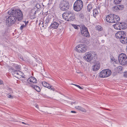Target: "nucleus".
Instances as JSON below:
<instances>
[{"mask_svg":"<svg viewBox=\"0 0 127 127\" xmlns=\"http://www.w3.org/2000/svg\"><path fill=\"white\" fill-rule=\"evenodd\" d=\"M8 13L10 15L6 18V25L9 27L15 23L18 24L19 22L18 21H21L23 19L22 12L19 9L11 8L8 11Z\"/></svg>","mask_w":127,"mask_h":127,"instance_id":"f257e3e1","label":"nucleus"},{"mask_svg":"<svg viewBox=\"0 0 127 127\" xmlns=\"http://www.w3.org/2000/svg\"><path fill=\"white\" fill-rule=\"evenodd\" d=\"M62 16L64 19H65L68 21H73L75 18V14L72 12H66L63 14Z\"/></svg>","mask_w":127,"mask_h":127,"instance_id":"f03ea898","label":"nucleus"},{"mask_svg":"<svg viewBox=\"0 0 127 127\" xmlns=\"http://www.w3.org/2000/svg\"><path fill=\"white\" fill-rule=\"evenodd\" d=\"M70 5L69 2L65 0H63L61 1L59 4V7L62 11L66 10L69 9Z\"/></svg>","mask_w":127,"mask_h":127,"instance_id":"7ed1b4c3","label":"nucleus"},{"mask_svg":"<svg viewBox=\"0 0 127 127\" xmlns=\"http://www.w3.org/2000/svg\"><path fill=\"white\" fill-rule=\"evenodd\" d=\"M118 60L120 64L122 65L127 64V57L124 53H121L118 56Z\"/></svg>","mask_w":127,"mask_h":127,"instance_id":"20e7f679","label":"nucleus"},{"mask_svg":"<svg viewBox=\"0 0 127 127\" xmlns=\"http://www.w3.org/2000/svg\"><path fill=\"white\" fill-rule=\"evenodd\" d=\"M61 23L60 21L57 19H54L50 26L49 27L50 29L52 28L57 29L58 27L60 24Z\"/></svg>","mask_w":127,"mask_h":127,"instance_id":"39448f33","label":"nucleus"},{"mask_svg":"<svg viewBox=\"0 0 127 127\" xmlns=\"http://www.w3.org/2000/svg\"><path fill=\"white\" fill-rule=\"evenodd\" d=\"M111 70L109 69H106L102 70L100 73L99 76L100 77H106L110 76L111 74Z\"/></svg>","mask_w":127,"mask_h":127,"instance_id":"423d86ee","label":"nucleus"},{"mask_svg":"<svg viewBox=\"0 0 127 127\" xmlns=\"http://www.w3.org/2000/svg\"><path fill=\"white\" fill-rule=\"evenodd\" d=\"M51 20V17L50 16H47L46 19L45 20V21L43 22L41 21L39 23V26H42V27H44V25L45 27H47L48 25V24L50 23V21Z\"/></svg>","mask_w":127,"mask_h":127,"instance_id":"0eeeda50","label":"nucleus"},{"mask_svg":"<svg viewBox=\"0 0 127 127\" xmlns=\"http://www.w3.org/2000/svg\"><path fill=\"white\" fill-rule=\"evenodd\" d=\"M85 56L83 57V59L85 61L88 62H90L93 60L92 56L91 53L89 52H86L85 53Z\"/></svg>","mask_w":127,"mask_h":127,"instance_id":"6e6552de","label":"nucleus"},{"mask_svg":"<svg viewBox=\"0 0 127 127\" xmlns=\"http://www.w3.org/2000/svg\"><path fill=\"white\" fill-rule=\"evenodd\" d=\"M38 10L37 9L36 10L35 8H33L30 11V18L32 19L36 18V13L38 12Z\"/></svg>","mask_w":127,"mask_h":127,"instance_id":"1a4fd4ad","label":"nucleus"},{"mask_svg":"<svg viewBox=\"0 0 127 127\" xmlns=\"http://www.w3.org/2000/svg\"><path fill=\"white\" fill-rule=\"evenodd\" d=\"M126 36V34L125 33V32L123 31H119L116 33L115 35L117 38L120 39Z\"/></svg>","mask_w":127,"mask_h":127,"instance_id":"9d476101","label":"nucleus"},{"mask_svg":"<svg viewBox=\"0 0 127 127\" xmlns=\"http://www.w3.org/2000/svg\"><path fill=\"white\" fill-rule=\"evenodd\" d=\"M13 71L12 72V74L14 76L17 78H18V76L19 75L21 76V77L23 78L24 76H23L24 74L20 70H15L14 71Z\"/></svg>","mask_w":127,"mask_h":127,"instance_id":"9b49d317","label":"nucleus"},{"mask_svg":"<svg viewBox=\"0 0 127 127\" xmlns=\"http://www.w3.org/2000/svg\"><path fill=\"white\" fill-rule=\"evenodd\" d=\"M73 9L75 11H79V0H77L75 2L73 5Z\"/></svg>","mask_w":127,"mask_h":127,"instance_id":"f8f14e48","label":"nucleus"},{"mask_svg":"<svg viewBox=\"0 0 127 127\" xmlns=\"http://www.w3.org/2000/svg\"><path fill=\"white\" fill-rule=\"evenodd\" d=\"M114 16V14H110L107 15L106 18V21L108 23H113Z\"/></svg>","mask_w":127,"mask_h":127,"instance_id":"ddd939ff","label":"nucleus"},{"mask_svg":"<svg viewBox=\"0 0 127 127\" xmlns=\"http://www.w3.org/2000/svg\"><path fill=\"white\" fill-rule=\"evenodd\" d=\"M27 81L29 83V82L32 83H36L37 82V80L35 78L32 76L29 77Z\"/></svg>","mask_w":127,"mask_h":127,"instance_id":"4468645a","label":"nucleus"},{"mask_svg":"<svg viewBox=\"0 0 127 127\" xmlns=\"http://www.w3.org/2000/svg\"><path fill=\"white\" fill-rule=\"evenodd\" d=\"M79 48V44H78L77 45L75 48L74 49L75 51L78 53V54H77V53H75L74 54V56L77 59L79 60V51L78 48Z\"/></svg>","mask_w":127,"mask_h":127,"instance_id":"2eb2a0df","label":"nucleus"},{"mask_svg":"<svg viewBox=\"0 0 127 127\" xmlns=\"http://www.w3.org/2000/svg\"><path fill=\"white\" fill-rule=\"evenodd\" d=\"M80 48H81L80 51L82 53L85 52L87 49V47L85 45H82V44H80Z\"/></svg>","mask_w":127,"mask_h":127,"instance_id":"dca6fc26","label":"nucleus"},{"mask_svg":"<svg viewBox=\"0 0 127 127\" xmlns=\"http://www.w3.org/2000/svg\"><path fill=\"white\" fill-rule=\"evenodd\" d=\"M30 86L31 87L34 89L37 92H39L40 91V88L38 86L32 84L30 85Z\"/></svg>","mask_w":127,"mask_h":127,"instance_id":"f3484780","label":"nucleus"},{"mask_svg":"<svg viewBox=\"0 0 127 127\" xmlns=\"http://www.w3.org/2000/svg\"><path fill=\"white\" fill-rule=\"evenodd\" d=\"M100 63H96V64L94 65L93 68V70L95 71L98 70L100 68Z\"/></svg>","mask_w":127,"mask_h":127,"instance_id":"a211bd4d","label":"nucleus"},{"mask_svg":"<svg viewBox=\"0 0 127 127\" xmlns=\"http://www.w3.org/2000/svg\"><path fill=\"white\" fill-rule=\"evenodd\" d=\"M113 19V23L117 22L120 20V18L118 16L114 14Z\"/></svg>","mask_w":127,"mask_h":127,"instance_id":"6ab92c4d","label":"nucleus"},{"mask_svg":"<svg viewBox=\"0 0 127 127\" xmlns=\"http://www.w3.org/2000/svg\"><path fill=\"white\" fill-rule=\"evenodd\" d=\"M119 25V27L122 29L126 28L127 27V25L125 22L121 23Z\"/></svg>","mask_w":127,"mask_h":127,"instance_id":"aec40b11","label":"nucleus"},{"mask_svg":"<svg viewBox=\"0 0 127 127\" xmlns=\"http://www.w3.org/2000/svg\"><path fill=\"white\" fill-rule=\"evenodd\" d=\"M81 33H83L84 32L88 31L87 28L84 25L81 26Z\"/></svg>","mask_w":127,"mask_h":127,"instance_id":"412c9836","label":"nucleus"},{"mask_svg":"<svg viewBox=\"0 0 127 127\" xmlns=\"http://www.w3.org/2000/svg\"><path fill=\"white\" fill-rule=\"evenodd\" d=\"M125 36L123 37L121 39H120V41L123 44H127V38L125 37Z\"/></svg>","mask_w":127,"mask_h":127,"instance_id":"4be33fe9","label":"nucleus"},{"mask_svg":"<svg viewBox=\"0 0 127 127\" xmlns=\"http://www.w3.org/2000/svg\"><path fill=\"white\" fill-rule=\"evenodd\" d=\"M81 34L83 36L85 37H89L90 36V34L88 31L84 32Z\"/></svg>","mask_w":127,"mask_h":127,"instance_id":"5701e85b","label":"nucleus"},{"mask_svg":"<svg viewBox=\"0 0 127 127\" xmlns=\"http://www.w3.org/2000/svg\"><path fill=\"white\" fill-rule=\"evenodd\" d=\"M42 84L43 86L48 88L50 85L48 83L45 81L43 82Z\"/></svg>","mask_w":127,"mask_h":127,"instance_id":"b1692460","label":"nucleus"},{"mask_svg":"<svg viewBox=\"0 0 127 127\" xmlns=\"http://www.w3.org/2000/svg\"><path fill=\"white\" fill-rule=\"evenodd\" d=\"M93 16L95 17L96 15L98 14V12L97 11V9H95L93 10Z\"/></svg>","mask_w":127,"mask_h":127,"instance_id":"393cba45","label":"nucleus"},{"mask_svg":"<svg viewBox=\"0 0 127 127\" xmlns=\"http://www.w3.org/2000/svg\"><path fill=\"white\" fill-rule=\"evenodd\" d=\"M35 7L39 10H41L42 8V6L41 4L39 3H37L35 5Z\"/></svg>","mask_w":127,"mask_h":127,"instance_id":"a878e982","label":"nucleus"},{"mask_svg":"<svg viewBox=\"0 0 127 127\" xmlns=\"http://www.w3.org/2000/svg\"><path fill=\"white\" fill-rule=\"evenodd\" d=\"M13 66L16 69L18 70H20V66L18 64H13Z\"/></svg>","mask_w":127,"mask_h":127,"instance_id":"bb28decb","label":"nucleus"},{"mask_svg":"<svg viewBox=\"0 0 127 127\" xmlns=\"http://www.w3.org/2000/svg\"><path fill=\"white\" fill-rule=\"evenodd\" d=\"M88 11L90 12L91 10L92 9V6L91 4H89L87 6Z\"/></svg>","mask_w":127,"mask_h":127,"instance_id":"cd10ccee","label":"nucleus"},{"mask_svg":"<svg viewBox=\"0 0 127 127\" xmlns=\"http://www.w3.org/2000/svg\"><path fill=\"white\" fill-rule=\"evenodd\" d=\"M96 29L99 31H101L102 30V27L99 26H96L95 27Z\"/></svg>","mask_w":127,"mask_h":127,"instance_id":"c85d7f7f","label":"nucleus"},{"mask_svg":"<svg viewBox=\"0 0 127 127\" xmlns=\"http://www.w3.org/2000/svg\"><path fill=\"white\" fill-rule=\"evenodd\" d=\"M121 0H114L113 3L115 4H119Z\"/></svg>","mask_w":127,"mask_h":127,"instance_id":"c756f323","label":"nucleus"},{"mask_svg":"<svg viewBox=\"0 0 127 127\" xmlns=\"http://www.w3.org/2000/svg\"><path fill=\"white\" fill-rule=\"evenodd\" d=\"M80 3L81 5H80V10L83 7V2L81 0H80Z\"/></svg>","mask_w":127,"mask_h":127,"instance_id":"7c9ffc66","label":"nucleus"},{"mask_svg":"<svg viewBox=\"0 0 127 127\" xmlns=\"http://www.w3.org/2000/svg\"><path fill=\"white\" fill-rule=\"evenodd\" d=\"M49 89H50L52 91H55L56 90L55 88L53 87V86H51L50 85L49 86Z\"/></svg>","mask_w":127,"mask_h":127,"instance_id":"2f4dec72","label":"nucleus"},{"mask_svg":"<svg viewBox=\"0 0 127 127\" xmlns=\"http://www.w3.org/2000/svg\"><path fill=\"white\" fill-rule=\"evenodd\" d=\"M120 5H118L117 6H115L114 7V9L115 10L116 9V10H118L119 9H121V8H120Z\"/></svg>","mask_w":127,"mask_h":127,"instance_id":"473e14b6","label":"nucleus"},{"mask_svg":"<svg viewBox=\"0 0 127 127\" xmlns=\"http://www.w3.org/2000/svg\"><path fill=\"white\" fill-rule=\"evenodd\" d=\"M44 4L45 7H49L50 5L51 4V3H48L47 4H46L45 3H44Z\"/></svg>","mask_w":127,"mask_h":127,"instance_id":"72a5a7b5","label":"nucleus"},{"mask_svg":"<svg viewBox=\"0 0 127 127\" xmlns=\"http://www.w3.org/2000/svg\"><path fill=\"white\" fill-rule=\"evenodd\" d=\"M72 26L76 29H78V26H79V25H76L72 24Z\"/></svg>","mask_w":127,"mask_h":127,"instance_id":"f704fd0d","label":"nucleus"},{"mask_svg":"<svg viewBox=\"0 0 127 127\" xmlns=\"http://www.w3.org/2000/svg\"><path fill=\"white\" fill-rule=\"evenodd\" d=\"M117 68L118 70L119 71H121L122 70L123 67L122 66H120L118 67Z\"/></svg>","mask_w":127,"mask_h":127,"instance_id":"c9c22d12","label":"nucleus"},{"mask_svg":"<svg viewBox=\"0 0 127 127\" xmlns=\"http://www.w3.org/2000/svg\"><path fill=\"white\" fill-rule=\"evenodd\" d=\"M26 27V26H25V25H24V24H23V25H22L20 28V30H22L23 29V28H24V27Z\"/></svg>","mask_w":127,"mask_h":127,"instance_id":"e433bc0d","label":"nucleus"},{"mask_svg":"<svg viewBox=\"0 0 127 127\" xmlns=\"http://www.w3.org/2000/svg\"><path fill=\"white\" fill-rule=\"evenodd\" d=\"M7 90L9 91L10 93H13V92L12 91V89L11 88L9 87H8L7 88Z\"/></svg>","mask_w":127,"mask_h":127,"instance_id":"4c0bfd02","label":"nucleus"},{"mask_svg":"<svg viewBox=\"0 0 127 127\" xmlns=\"http://www.w3.org/2000/svg\"><path fill=\"white\" fill-rule=\"evenodd\" d=\"M114 28L115 29H119L117 28V27H119V25L118 24H115L114 26Z\"/></svg>","mask_w":127,"mask_h":127,"instance_id":"58836bf2","label":"nucleus"},{"mask_svg":"<svg viewBox=\"0 0 127 127\" xmlns=\"http://www.w3.org/2000/svg\"><path fill=\"white\" fill-rule=\"evenodd\" d=\"M80 110L83 112H86V110L84 109L81 107H80Z\"/></svg>","mask_w":127,"mask_h":127,"instance_id":"ea45409f","label":"nucleus"},{"mask_svg":"<svg viewBox=\"0 0 127 127\" xmlns=\"http://www.w3.org/2000/svg\"><path fill=\"white\" fill-rule=\"evenodd\" d=\"M80 16L81 17V18L82 19H83L84 18V14L83 13H81L80 14Z\"/></svg>","mask_w":127,"mask_h":127,"instance_id":"a19ab883","label":"nucleus"},{"mask_svg":"<svg viewBox=\"0 0 127 127\" xmlns=\"http://www.w3.org/2000/svg\"><path fill=\"white\" fill-rule=\"evenodd\" d=\"M123 76L125 77H127V71L125 72L124 73Z\"/></svg>","mask_w":127,"mask_h":127,"instance_id":"79ce46f5","label":"nucleus"},{"mask_svg":"<svg viewBox=\"0 0 127 127\" xmlns=\"http://www.w3.org/2000/svg\"><path fill=\"white\" fill-rule=\"evenodd\" d=\"M10 70L11 71V72L12 73V72L13 71V70H14V71H15L16 70H15L14 69V68H12V67H11V68H10Z\"/></svg>","mask_w":127,"mask_h":127,"instance_id":"37998d69","label":"nucleus"},{"mask_svg":"<svg viewBox=\"0 0 127 127\" xmlns=\"http://www.w3.org/2000/svg\"><path fill=\"white\" fill-rule=\"evenodd\" d=\"M7 96L9 98H13V96H12L11 95H8Z\"/></svg>","mask_w":127,"mask_h":127,"instance_id":"c03bdc74","label":"nucleus"},{"mask_svg":"<svg viewBox=\"0 0 127 127\" xmlns=\"http://www.w3.org/2000/svg\"><path fill=\"white\" fill-rule=\"evenodd\" d=\"M72 84L73 85H75V86L77 87L78 88H79V85H76V84Z\"/></svg>","mask_w":127,"mask_h":127,"instance_id":"a18cd8bd","label":"nucleus"},{"mask_svg":"<svg viewBox=\"0 0 127 127\" xmlns=\"http://www.w3.org/2000/svg\"><path fill=\"white\" fill-rule=\"evenodd\" d=\"M42 8H45V6L44 4V3H42Z\"/></svg>","mask_w":127,"mask_h":127,"instance_id":"49530a36","label":"nucleus"},{"mask_svg":"<svg viewBox=\"0 0 127 127\" xmlns=\"http://www.w3.org/2000/svg\"><path fill=\"white\" fill-rule=\"evenodd\" d=\"M25 23V26L26 25H27V24L28 23V21H27V22L26 21H23Z\"/></svg>","mask_w":127,"mask_h":127,"instance_id":"de8ad7c7","label":"nucleus"},{"mask_svg":"<svg viewBox=\"0 0 127 127\" xmlns=\"http://www.w3.org/2000/svg\"><path fill=\"white\" fill-rule=\"evenodd\" d=\"M3 83V82L1 80H0V84H2Z\"/></svg>","mask_w":127,"mask_h":127,"instance_id":"09e8293b","label":"nucleus"},{"mask_svg":"<svg viewBox=\"0 0 127 127\" xmlns=\"http://www.w3.org/2000/svg\"><path fill=\"white\" fill-rule=\"evenodd\" d=\"M71 112L72 113H76V112L75 111H71Z\"/></svg>","mask_w":127,"mask_h":127,"instance_id":"8fccbe9b","label":"nucleus"},{"mask_svg":"<svg viewBox=\"0 0 127 127\" xmlns=\"http://www.w3.org/2000/svg\"><path fill=\"white\" fill-rule=\"evenodd\" d=\"M22 124H25V125H29L28 124H26V123H24V122H22Z\"/></svg>","mask_w":127,"mask_h":127,"instance_id":"3c124183","label":"nucleus"},{"mask_svg":"<svg viewBox=\"0 0 127 127\" xmlns=\"http://www.w3.org/2000/svg\"><path fill=\"white\" fill-rule=\"evenodd\" d=\"M111 60H112L113 61H114L115 60V59L113 58H111Z\"/></svg>","mask_w":127,"mask_h":127,"instance_id":"603ef678","label":"nucleus"},{"mask_svg":"<svg viewBox=\"0 0 127 127\" xmlns=\"http://www.w3.org/2000/svg\"><path fill=\"white\" fill-rule=\"evenodd\" d=\"M20 59H21L22 60L25 61L23 59L22 57V58H21V57H20Z\"/></svg>","mask_w":127,"mask_h":127,"instance_id":"864d4df0","label":"nucleus"},{"mask_svg":"<svg viewBox=\"0 0 127 127\" xmlns=\"http://www.w3.org/2000/svg\"><path fill=\"white\" fill-rule=\"evenodd\" d=\"M75 102H72L71 103V104L72 105L73 104H74L75 103Z\"/></svg>","mask_w":127,"mask_h":127,"instance_id":"5fc2aeb1","label":"nucleus"},{"mask_svg":"<svg viewBox=\"0 0 127 127\" xmlns=\"http://www.w3.org/2000/svg\"><path fill=\"white\" fill-rule=\"evenodd\" d=\"M84 89V88H82V87L80 86V89Z\"/></svg>","mask_w":127,"mask_h":127,"instance_id":"6e6d98bb","label":"nucleus"},{"mask_svg":"<svg viewBox=\"0 0 127 127\" xmlns=\"http://www.w3.org/2000/svg\"><path fill=\"white\" fill-rule=\"evenodd\" d=\"M38 60L37 59H36V61L37 62H38Z\"/></svg>","mask_w":127,"mask_h":127,"instance_id":"4d7b16f0","label":"nucleus"},{"mask_svg":"<svg viewBox=\"0 0 127 127\" xmlns=\"http://www.w3.org/2000/svg\"><path fill=\"white\" fill-rule=\"evenodd\" d=\"M36 108H38V106H36Z\"/></svg>","mask_w":127,"mask_h":127,"instance_id":"13d9d810","label":"nucleus"},{"mask_svg":"<svg viewBox=\"0 0 127 127\" xmlns=\"http://www.w3.org/2000/svg\"><path fill=\"white\" fill-rule=\"evenodd\" d=\"M114 62H115V63H117L116 62V61L115 60L114 61Z\"/></svg>","mask_w":127,"mask_h":127,"instance_id":"bf43d9fd","label":"nucleus"},{"mask_svg":"<svg viewBox=\"0 0 127 127\" xmlns=\"http://www.w3.org/2000/svg\"><path fill=\"white\" fill-rule=\"evenodd\" d=\"M126 51H127V48L126 50Z\"/></svg>","mask_w":127,"mask_h":127,"instance_id":"052dcab7","label":"nucleus"},{"mask_svg":"<svg viewBox=\"0 0 127 127\" xmlns=\"http://www.w3.org/2000/svg\"><path fill=\"white\" fill-rule=\"evenodd\" d=\"M77 72V73H79V72Z\"/></svg>","mask_w":127,"mask_h":127,"instance_id":"680f3d73","label":"nucleus"},{"mask_svg":"<svg viewBox=\"0 0 127 127\" xmlns=\"http://www.w3.org/2000/svg\"><path fill=\"white\" fill-rule=\"evenodd\" d=\"M77 38H76V39H75L76 40V39H77Z\"/></svg>","mask_w":127,"mask_h":127,"instance_id":"e2e57ef3","label":"nucleus"},{"mask_svg":"<svg viewBox=\"0 0 127 127\" xmlns=\"http://www.w3.org/2000/svg\"><path fill=\"white\" fill-rule=\"evenodd\" d=\"M33 55V56H34V55Z\"/></svg>","mask_w":127,"mask_h":127,"instance_id":"0e129e2a","label":"nucleus"},{"mask_svg":"<svg viewBox=\"0 0 127 127\" xmlns=\"http://www.w3.org/2000/svg\"><path fill=\"white\" fill-rule=\"evenodd\" d=\"M33 55V56H34V55Z\"/></svg>","mask_w":127,"mask_h":127,"instance_id":"69168bd1","label":"nucleus"},{"mask_svg":"<svg viewBox=\"0 0 127 127\" xmlns=\"http://www.w3.org/2000/svg\"><path fill=\"white\" fill-rule=\"evenodd\" d=\"M33 55V56H34V55Z\"/></svg>","mask_w":127,"mask_h":127,"instance_id":"338daca9","label":"nucleus"},{"mask_svg":"<svg viewBox=\"0 0 127 127\" xmlns=\"http://www.w3.org/2000/svg\"><path fill=\"white\" fill-rule=\"evenodd\" d=\"M114 10L115 11V10H114Z\"/></svg>","mask_w":127,"mask_h":127,"instance_id":"774afa93","label":"nucleus"}]
</instances>
